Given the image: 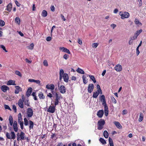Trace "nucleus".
I'll return each mask as SVG.
<instances>
[{
    "label": "nucleus",
    "instance_id": "obj_1",
    "mask_svg": "<svg viewBox=\"0 0 146 146\" xmlns=\"http://www.w3.org/2000/svg\"><path fill=\"white\" fill-rule=\"evenodd\" d=\"M5 135L7 138L8 139H14L16 138V136L15 132L14 131H11L10 133L8 132H6Z\"/></svg>",
    "mask_w": 146,
    "mask_h": 146
},
{
    "label": "nucleus",
    "instance_id": "obj_2",
    "mask_svg": "<svg viewBox=\"0 0 146 146\" xmlns=\"http://www.w3.org/2000/svg\"><path fill=\"white\" fill-rule=\"evenodd\" d=\"M105 123V121L104 119H100L98 122V129L101 130L103 128V126Z\"/></svg>",
    "mask_w": 146,
    "mask_h": 146
},
{
    "label": "nucleus",
    "instance_id": "obj_3",
    "mask_svg": "<svg viewBox=\"0 0 146 146\" xmlns=\"http://www.w3.org/2000/svg\"><path fill=\"white\" fill-rule=\"evenodd\" d=\"M119 14L121 16V18L122 19L128 18L129 16V14L128 12L120 11Z\"/></svg>",
    "mask_w": 146,
    "mask_h": 146
},
{
    "label": "nucleus",
    "instance_id": "obj_4",
    "mask_svg": "<svg viewBox=\"0 0 146 146\" xmlns=\"http://www.w3.org/2000/svg\"><path fill=\"white\" fill-rule=\"evenodd\" d=\"M27 114V117L28 119H29V118L31 117L33 114V112L32 109L31 108H28L26 112Z\"/></svg>",
    "mask_w": 146,
    "mask_h": 146
},
{
    "label": "nucleus",
    "instance_id": "obj_5",
    "mask_svg": "<svg viewBox=\"0 0 146 146\" xmlns=\"http://www.w3.org/2000/svg\"><path fill=\"white\" fill-rule=\"evenodd\" d=\"M56 110L55 106H49V108L48 109L47 111L49 113H53Z\"/></svg>",
    "mask_w": 146,
    "mask_h": 146
},
{
    "label": "nucleus",
    "instance_id": "obj_6",
    "mask_svg": "<svg viewBox=\"0 0 146 146\" xmlns=\"http://www.w3.org/2000/svg\"><path fill=\"white\" fill-rule=\"evenodd\" d=\"M59 89L60 92L62 94H64L66 92V88L64 85L61 86Z\"/></svg>",
    "mask_w": 146,
    "mask_h": 146
},
{
    "label": "nucleus",
    "instance_id": "obj_7",
    "mask_svg": "<svg viewBox=\"0 0 146 146\" xmlns=\"http://www.w3.org/2000/svg\"><path fill=\"white\" fill-rule=\"evenodd\" d=\"M94 88V85L92 84H90L88 87V90L89 93H91L93 91Z\"/></svg>",
    "mask_w": 146,
    "mask_h": 146
},
{
    "label": "nucleus",
    "instance_id": "obj_8",
    "mask_svg": "<svg viewBox=\"0 0 146 146\" xmlns=\"http://www.w3.org/2000/svg\"><path fill=\"white\" fill-rule=\"evenodd\" d=\"M59 49L61 50L62 52L67 53L69 54H70L71 52L69 50L64 47H60Z\"/></svg>",
    "mask_w": 146,
    "mask_h": 146
},
{
    "label": "nucleus",
    "instance_id": "obj_9",
    "mask_svg": "<svg viewBox=\"0 0 146 146\" xmlns=\"http://www.w3.org/2000/svg\"><path fill=\"white\" fill-rule=\"evenodd\" d=\"M114 68L115 70L117 72L121 71L122 70L121 66L119 64L116 65Z\"/></svg>",
    "mask_w": 146,
    "mask_h": 146
},
{
    "label": "nucleus",
    "instance_id": "obj_10",
    "mask_svg": "<svg viewBox=\"0 0 146 146\" xmlns=\"http://www.w3.org/2000/svg\"><path fill=\"white\" fill-rule=\"evenodd\" d=\"M15 94H18L20 91H22V88L19 86H15Z\"/></svg>",
    "mask_w": 146,
    "mask_h": 146
},
{
    "label": "nucleus",
    "instance_id": "obj_11",
    "mask_svg": "<svg viewBox=\"0 0 146 146\" xmlns=\"http://www.w3.org/2000/svg\"><path fill=\"white\" fill-rule=\"evenodd\" d=\"M1 89L4 92H6L7 90H9V88L7 86L4 85L1 86Z\"/></svg>",
    "mask_w": 146,
    "mask_h": 146
},
{
    "label": "nucleus",
    "instance_id": "obj_12",
    "mask_svg": "<svg viewBox=\"0 0 146 146\" xmlns=\"http://www.w3.org/2000/svg\"><path fill=\"white\" fill-rule=\"evenodd\" d=\"M62 76L64 81L65 82H68L69 79L68 74L66 73H64Z\"/></svg>",
    "mask_w": 146,
    "mask_h": 146
},
{
    "label": "nucleus",
    "instance_id": "obj_13",
    "mask_svg": "<svg viewBox=\"0 0 146 146\" xmlns=\"http://www.w3.org/2000/svg\"><path fill=\"white\" fill-rule=\"evenodd\" d=\"M13 127L14 130L15 132L18 131V127L17 123L16 121H14L13 125Z\"/></svg>",
    "mask_w": 146,
    "mask_h": 146
},
{
    "label": "nucleus",
    "instance_id": "obj_14",
    "mask_svg": "<svg viewBox=\"0 0 146 146\" xmlns=\"http://www.w3.org/2000/svg\"><path fill=\"white\" fill-rule=\"evenodd\" d=\"M104 113L103 110H101L98 111L97 115L99 117L101 118L102 117Z\"/></svg>",
    "mask_w": 146,
    "mask_h": 146
},
{
    "label": "nucleus",
    "instance_id": "obj_15",
    "mask_svg": "<svg viewBox=\"0 0 146 146\" xmlns=\"http://www.w3.org/2000/svg\"><path fill=\"white\" fill-rule=\"evenodd\" d=\"M54 88V85L53 84H47L46 86V88L49 89L53 90Z\"/></svg>",
    "mask_w": 146,
    "mask_h": 146
},
{
    "label": "nucleus",
    "instance_id": "obj_16",
    "mask_svg": "<svg viewBox=\"0 0 146 146\" xmlns=\"http://www.w3.org/2000/svg\"><path fill=\"white\" fill-rule=\"evenodd\" d=\"M12 5L11 3H9L7 6V8L6 9L7 11L10 12L11 10Z\"/></svg>",
    "mask_w": 146,
    "mask_h": 146
},
{
    "label": "nucleus",
    "instance_id": "obj_17",
    "mask_svg": "<svg viewBox=\"0 0 146 146\" xmlns=\"http://www.w3.org/2000/svg\"><path fill=\"white\" fill-rule=\"evenodd\" d=\"M114 123L118 128L119 129L122 128V126L119 122L118 121H114Z\"/></svg>",
    "mask_w": 146,
    "mask_h": 146
},
{
    "label": "nucleus",
    "instance_id": "obj_18",
    "mask_svg": "<svg viewBox=\"0 0 146 146\" xmlns=\"http://www.w3.org/2000/svg\"><path fill=\"white\" fill-rule=\"evenodd\" d=\"M18 123H19L24 122L23 121V119L22 117V115L21 113H19L18 114Z\"/></svg>",
    "mask_w": 146,
    "mask_h": 146
},
{
    "label": "nucleus",
    "instance_id": "obj_19",
    "mask_svg": "<svg viewBox=\"0 0 146 146\" xmlns=\"http://www.w3.org/2000/svg\"><path fill=\"white\" fill-rule=\"evenodd\" d=\"M18 104L19 106L21 108H23V103L22 100L21 99H20L18 102Z\"/></svg>",
    "mask_w": 146,
    "mask_h": 146
},
{
    "label": "nucleus",
    "instance_id": "obj_20",
    "mask_svg": "<svg viewBox=\"0 0 146 146\" xmlns=\"http://www.w3.org/2000/svg\"><path fill=\"white\" fill-rule=\"evenodd\" d=\"M32 88L31 87H29L28 89L27 92V95L28 96H29L30 95L32 91Z\"/></svg>",
    "mask_w": 146,
    "mask_h": 146
},
{
    "label": "nucleus",
    "instance_id": "obj_21",
    "mask_svg": "<svg viewBox=\"0 0 146 146\" xmlns=\"http://www.w3.org/2000/svg\"><path fill=\"white\" fill-rule=\"evenodd\" d=\"M15 81L12 80H9L7 83V84L8 85H15Z\"/></svg>",
    "mask_w": 146,
    "mask_h": 146
},
{
    "label": "nucleus",
    "instance_id": "obj_22",
    "mask_svg": "<svg viewBox=\"0 0 146 146\" xmlns=\"http://www.w3.org/2000/svg\"><path fill=\"white\" fill-rule=\"evenodd\" d=\"M102 94V93H101V92H100L98 91H97L96 92H94L93 93V97L94 98H96L98 96L99 94Z\"/></svg>",
    "mask_w": 146,
    "mask_h": 146
},
{
    "label": "nucleus",
    "instance_id": "obj_23",
    "mask_svg": "<svg viewBox=\"0 0 146 146\" xmlns=\"http://www.w3.org/2000/svg\"><path fill=\"white\" fill-rule=\"evenodd\" d=\"M29 129H33V126H34V123L31 120H29Z\"/></svg>",
    "mask_w": 146,
    "mask_h": 146
},
{
    "label": "nucleus",
    "instance_id": "obj_24",
    "mask_svg": "<svg viewBox=\"0 0 146 146\" xmlns=\"http://www.w3.org/2000/svg\"><path fill=\"white\" fill-rule=\"evenodd\" d=\"M143 118V115L142 113H140L139 115L138 120L139 122L141 121Z\"/></svg>",
    "mask_w": 146,
    "mask_h": 146
},
{
    "label": "nucleus",
    "instance_id": "obj_25",
    "mask_svg": "<svg viewBox=\"0 0 146 146\" xmlns=\"http://www.w3.org/2000/svg\"><path fill=\"white\" fill-rule=\"evenodd\" d=\"M25 133L23 131H21L19 135L20 137L21 138L20 140H24L25 139Z\"/></svg>",
    "mask_w": 146,
    "mask_h": 146
},
{
    "label": "nucleus",
    "instance_id": "obj_26",
    "mask_svg": "<svg viewBox=\"0 0 146 146\" xmlns=\"http://www.w3.org/2000/svg\"><path fill=\"white\" fill-rule=\"evenodd\" d=\"M38 96L40 99H44L45 98V96L41 92L38 94Z\"/></svg>",
    "mask_w": 146,
    "mask_h": 146
},
{
    "label": "nucleus",
    "instance_id": "obj_27",
    "mask_svg": "<svg viewBox=\"0 0 146 146\" xmlns=\"http://www.w3.org/2000/svg\"><path fill=\"white\" fill-rule=\"evenodd\" d=\"M47 15V13L46 11L43 10L42 12L41 15L43 17H45Z\"/></svg>",
    "mask_w": 146,
    "mask_h": 146
},
{
    "label": "nucleus",
    "instance_id": "obj_28",
    "mask_svg": "<svg viewBox=\"0 0 146 146\" xmlns=\"http://www.w3.org/2000/svg\"><path fill=\"white\" fill-rule=\"evenodd\" d=\"M76 71L78 72L79 73H80L82 74H84V70L80 68H78L77 69Z\"/></svg>",
    "mask_w": 146,
    "mask_h": 146
},
{
    "label": "nucleus",
    "instance_id": "obj_29",
    "mask_svg": "<svg viewBox=\"0 0 146 146\" xmlns=\"http://www.w3.org/2000/svg\"><path fill=\"white\" fill-rule=\"evenodd\" d=\"M104 113L105 115L106 116H107L108 115V107H104Z\"/></svg>",
    "mask_w": 146,
    "mask_h": 146
},
{
    "label": "nucleus",
    "instance_id": "obj_30",
    "mask_svg": "<svg viewBox=\"0 0 146 146\" xmlns=\"http://www.w3.org/2000/svg\"><path fill=\"white\" fill-rule=\"evenodd\" d=\"M88 76L90 78V79L92 80V81H93V82L94 83H95L96 82V81L94 77V76L90 75H87V76Z\"/></svg>",
    "mask_w": 146,
    "mask_h": 146
},
{
    "label": "nucleus",
    "instance_id": "obj_31",
    "mask_svg": "<svg viewBox=\"0 0 146 146\" xmlns=\"http://www.w3.org/2000/svg\"><path fill=\"white\" fill-rule=\"evenodd\" d=\"M104 137L106 138H107L108 137V133L107 131H104L103 133Z\"/></svg>",
    "mask_w": 146,
    "mask_h": 146
},
{
    "label": "nucleus",
    "instance_id": "obj_32",
    "mask_svg": "<svg viewBox=\"0 0 146 146\" xmlns=\"http://www.w3.org/2000/svg\"><path fill=\"white\" fill-rule=\"evenodd\" d=\"M109 141L110 146H114L112 139L110 137L109 138Z\"/></svg>",
    "mask_w": 146,
    "mask_h": 146
},
{
    "label": "nucleus",
    "instance_id": "obj_33",
    "mask_svg": "<svg viewBox=\"0 0 146 146\" xmlns=\"http://www.w3.org/2000/svg\"><path fill=\"white\" fill-rule=\"evenodd\" d=\"M15 21L16 23L19 25L20 23V20L18 17H16L15 19Z\"/></svg>",
    "mask_w": 146,
    "mask_h": 146
},
{
    "label": "nucleus",
    "instance_id": "obj_34",
    "mask_svg": "<svg viewBox=\"0 0 146 146\" xmlns=\"http://www.w3.org/2000/svg\"><path fill=\"white\" fill-rule=\"evenodd\" d=\"M99 141L103 144H106V143L105 140L102 138L100 139Z\"/></svg>",
    "mask_w": 146,
    "mask_h": 146
},
{
    "label": "nucleus",
    "instance_id": "obj_35",
    "mask_svg": "<svg viewBox=\"0 0 146 146\" xmlns=\"http://www.w3.org/2000/svg\"><path fill=\"white\" fill-rule=\"evenodd\" d=\"M142 32V29H140L137 31L136 33H135V35H136L137 36H138Z\"/></svg>",
    "mask_w": 146,
    "mask_h": 146
},
{
    "label": "nucleus",
    "instance_id": "obj_36",
    "mask_svg": "<svg viewBox=\"0 0 146 146\" xmlns=\"http://www.w3.org/2000/svg\"><path fill=\"white\" fill-rule=\"evenodd\" d=\"M102 102V104L104 107V108L108 107L107 105L105 99L103 100Z\"/></svg>",
    "mask_w": 146,
    "mask_h": 146
},
{
    "label": "nucleus",
    "instance_id": "obj_37",
    "mask_svg": "<svg viewBox=\"0 0 146 146\" xmlns=\"http://www.w3.org/2000/svg\"><path fill=\"white\" fill-rule=\"evenodd\" d=\"M134 22L135 23L136 25L138 24L141 25H142V23L139 21L138 19H135Z\"/></svg>",
    "mask_w": 146,
    "mask_h": 146
},
{
    "label": "nucleus",
    "instance_id": "obj_38",
    "mask_svg": "<svg viewBox=\"0 0 146 146\" xmlns=\"http://www.w3.org/2000/svg\"><path fill=\"white\" fill-rule=\"evenodd\" d=\"M86 78V77L84 75H83L82 78L83 82L84 84H86L87 83V81L85 80Z\"/></svg>",
    "mask_w": 146,
    "mask_h": 146
},
{
    "label": "nucleus",
    "instance_id": "obj_39",
    "mask_svg": "<svg viewBox=\"0 0 146 146\" xmlns=\"http://www.w3.org/2000/svg\"><path fill=\"white\" fill-rule=\"evenodd\" d=\"M24 125L25 126H27L28 125L29 123V121L26 118H25L24 119Z\"/></svg>",
    "mask_w": 146,
    "mask_h": 146
},
{
    "label": "nucleus",
    "instance_id": "obj_40",
    "mask_svg": "<svg viewBox=\"0 0 146 146\" xmlns=\"http://www.w3.org/2000/svg\"><path fill=\"white\" fill-rule=\"evenodd\" d=\"M96 87L98 89L97 91L101 92V93H102V90L101 89L100 86L99 84H97V85Z\"/></svg>",
    "mask_w": 146,
    "mask_h": 146
},
{
    "label": "nucleus",
    "instance_id": "obj_41",
    "mask_svg": "<svg viewBox=\"0 0 146 146\" xmlns=\"http://www.w3.org/2000/svg\"><path fill=\"white\" fill-rule=\"evenodd\" d=\"M15 73L16 75H18L19 76L21 77L22 76V74L18 70H16L15 71Z\"/></svg>",
    "mask_w": 146,
    "mask_h": 146
},
{
    "label": "nucleus",
    "instance_id": "obj_42",
    "mask_svg": "<svg viewBox=\"0 0 146 146\" xmlns=\"http://www.w3.org/2000/svg\"><path fill=\"white\" fill-rule=\"evenodd\" d=\"M5 25V22L3 21L0 19V26L3 27Z\"/></svg>",
    "mask_w": 146,
    "mask_h": 146
},
{
    "label": "nucleus",
    "instance_id": "obj_43",
    "mask_svg": "<svg viewBox=\"0 0 146 146\" xmlns=\"http://www.w3.org/2000/svg\"><path fill=\"white\" fill-rule=\"evenodd\" d=\"M59 99L56 98L55 100L54 105L55 106L58 104L59 100Z\"/></svg>",
    "mask_w": 146,
    "mask_h": 146
},
{
    "label": "nucleus",
    "instance_id": "obj_44",
    "mask_svg": "<svg viewBox=\"0 0 146 146\" xmlns=\"http://www.w3.org/2000/svg\"><path fill=\"white\" fill-rule=\"evenodd\" d=\"M111 99L112 102L114 104H115L116 103V100L113 97H111Z\"/></svg>",
    "mask_w": 146,
    "mask_h": 146
},
{
    "label": "nucleus",
    "instance_id": "obj_45",
    "mask_svg": "<svg viewBox=\"0 0 146 146\" xmlns=\"http://www.w3.org/2000/svg\"><path fill=\"white\" fill-rule=\"evenodd\" d=\"M24 102L25 105H27V106H30V103L29 102L28 100H25Z\"/></svg>",
    "mask_w": 146,
    "mask_h": 146
},
{
    "label": "nucleus",
    "instance_id": "obj_46",
    "mask_svg": "<svg viewBox=\"0 0 146 146\" xmlns=\"http://www.w3.org/2000/svg\"><path fill=\"white\" fill-rule=\"evenodd\" d=\"M34 46V44L33 43H31L29 46V48L30 49H33Z\"/></svg>",
    "mask_w": 146,
    "mask_h": 146
},
{
    "label": "nucleus",
    "instance_id": "obj_47",
    "mask_svg": "<svg viewBox=\"0 0 146 146\" xmlns=\"http://www.w3.org/2000/svg\"><path fill=\"white\" fill-rule=\"evenodd\" d=\"M43 65L44 66H48V62L46 60H44L43 61Z\"/></svg>",
    "mask_w": 146,
    "mask_h": 146
},
{
    "label": "nucleus",
    "instance_id": "obj_48",
    "mask_svg": "<svg viewBox=\"0 0 146 146\" xmlns=\"http://www.w3.org/2000/svg\"><path fill=\"white\" fill-rule=\"evenodd\" d=\"M4 107L6 109H8L9 110H11V109L10 107L8 105L5 104L4 106Z\"/></svg>",
    "mask_w": 146,
    "mask_h": 146
},
{
    "label": "nucleus",
    "instance_id": "obj_49",
    "mask_svg": "<svg viewBox=\"0 0 146 146\" xmlns=\"http://www.w3.org/2000/svg\"><path fill=\"white\" fill-rule=\"evenodd\" d=\"M0 47L2 48L6 52H8V51L6 50L5 47L3 45H1Z\"/></svg>",
    "mask_w": 146,
    "mask_h": 146
},
{
    "label": "nucleus",
    "instance_id": "obj_50",
    "mask_svg": "<svg viewBox=\"0 0 146 146\" xmlns=\"http://www.w3.org/2000/svg\"><path fill=\"white\" fill-rule=\"evenodd\" d=\"M98 45V44L97 43H94L92 44V46L93 47L96 48Z\"/></svg>",
    "mask_w": 146,
    "mask_h": 146
},
{
    "label": "nucleus",
    "instance_id": "obj_51",
    "mask_svg": "<svg viewBox=\"0 0 146 146\" xmlns=\"http://www.w3.org/2000/svg\"><path fill=\"white\" fill-rule=\"evenodd\" d=\"M105 97L104 95H102L100 98V100L101 101H102L103 100L105 99Z\"/></svg>",
    "mask_w": 146,
    "mask_h": 146
},
{
    "label": "nucleus",
    "instance_id": "obj_52",
    "mask_svg": "<svg viewBox=\"0 0 146 146\" xmlns=\"http://www.w3.org/2000/svg\"><path fill=\"white\" fill-rule=\"evenodd\" d=\"M64 72L63 69H61L60 70V73H59V75L63 76L64 74Z\"/></svg>",
    "mask_w": 146,
    "mask_h": 146
},
{
    "label": "nucleus",
    "instance_id": "obj_53",
    "mask_svg": "<svg viewBox=\"0 0 146 146\" xmlns=\"http://www.w3.org/2000/svg\"><path fill=\"white\" fill-rule=\"evenodd\" d=\"M12 107H13V109L14 111L15 112H17V109L16 107L15 106V105H13Z\"/></svg>",
    "mask_w": 146,
    "mask_h": 146
},
{
    "label": "nucleus",
    "instance_id": "obj_54",
    "mask_svg": "<svg viewBox=\"0 0 146 146\" xmlns=\"http://www.w3.org/2000/svg\"><path fill=\"white\" fill-rule=\"evenodd\" d=\"M69 58V56L67 54H65L63 56V58L65 60H67Z\"/></svg>",
    "mask_w": 146,
    "mask_h": 146
},
{
    "label": "nucleus",
    "instance_id": "obj_55",
    "mask_svg": "<svg viewBox=\"0 0 146 146\" xmlns=\"http://www.w3.org/2000/svg\"><path fill=\"white\" fill-rule=\"evenodd\" d=\"M50 9L52 11L54 12L55 11V8L54 5H52L50 7Z\"/></svg>",
    "mask_w": 146,
    "mask_h": 146
},
{
    "label": "nucleus",
    "instance_id": "obj_56",
    "mask_svg": "<svg viewBox=\"0 0 146 146\" xmlns=\"http://www.w3.org/2000/svg\"><path fill=\"white\" fill-rule=\"evenodd\" d=\"M15 4L17 6L19 7L20 6L21 4L19 3V2H18L17 1L15 0Z\"/></svg>",
    "mask_w": 146,
    "mask_h": 146
},
{
    "label": "nucleus",
    "instance_id": "obj_57",
    "mask_svg": "<svg viewBox=\"0 0 146 146\" xmlns=\"http://www.w3.org/2000/svg\"><path fill=\"white\" fill-rule=\"evenodd\" d=\"M34 82L36 83L37 84L40 85V80H35Z\"/></svg>",
    "mask_w": 146,
    "mask_h": 146
},
{
    "label": "nucleus",
    "instance_id": "obj_58",
    "mask_svg": "<svg viewBox=\"0 0 146 146\" xmlns=\"http://www.w3.org/2000/svg\"><path fill=\"white\" fill-rule=\"evenodd\" d=\"M139 47L137 46L136 48V54L137 56L140 53V52L139 50Z\"/></svg>",
    "mask_w": 146,
    "mask_h": 146
},
{
    "label": "nucleus",
    "instance_id": "obj_59",
    "mask_svg": "<svg viewBox=\"0 0 146 146\" xmlns=\"http://www.w3.org/2000/svg\"><path fill=\"white\" fill-rule=\"evenodd\" d=\"M78 42L80 45H82V40L80 38L78 39Z\"/></svg>",
    "mask_w": 146,
    "mask_h": 146
},
{
    "label": "nucleus",
    "instance_id": "obj_60",
    "mask_svg": "<svg viewBox=\"0 0 146 146\" xmlns=\"http://www.w3.org/2000/svg\"><path fill=\"white\" fill-rule=\"evenodd\" d=\"M137 36L136 35H135V34H134V36L132 38H131V39L132 40H134L136 39L137 38Z\"/></svg>",
    "mask_w": 146,
    "mask_h": 146
},
{
    "label": "nucleus",
    "instance_id": "obj_61",
    "mask_svg": "<svg viewBox=\"0 0 146 146\" xmlns=\"http://www.w3.org/2000/svg\"><path fill=\"white\" fill-rule=\"evenodd\" d=\"M127 113V111L126 110H124L122 111V114L123 115L126 114Z\"/></svg>",
    "mask_w": 146,
    "mask_h": 146
},
{
    "label": "nucleus",
    "instance_id": "obj_62",
    "mask_svg": "<svg viewBox=\"0 0 146 146\" xmlns=\"http://www.w3.org/2000/svg\"><path fill=\"white\" fill-rule=\"evenodd\" d=\"M25 60L29 64H31L32 62V61L29 60L28 58H25Z\"/></svg>",
    "mask_w": 146,
    "mask_h": 146
},
{
    "label": "nucleus",
    "instance_id": "obj_63",
    "mask_svg": "<svg viewBox=\"0 0 146 146\" xmlns=\"http://www.w3.org/2000/svg\"><path fill=\"white\" fill-rule=\"evenodd\" d=\"M20 125V127L21 128L23 129V124H24V122H23V123H19Z\"/></svg>",
    "mask_w": 146,
    "mask_h": 146
},
{
    "label": "nucleus",
    "instance_id": "obj_64",
    "mask_svg": "<svg viewBox=\"0 0 146 146\" xmlns=\"http://www.w3.org/2000/svg\"><path fill=\"white\" fill-rule=\"evenodd\" d=\"M60 16H61V17L62 18V19L63 21H66V19H65V18H64V16L62 14H61L60 15Z\"/></svg>",
    "mask_w": 146,
    "mask_h": 146
}]
</instances>
